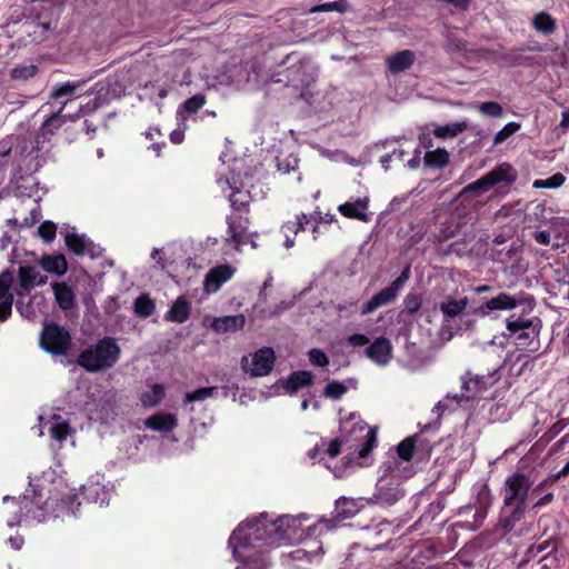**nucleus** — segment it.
I'll return each instance as SVG.
<instances>
[{
	"instance_id": "obj_64",
	"label": "nucleus",
	"mask_w": 569,
	"mask_h": 569,
	"mask_svg": "<svg viewBox=\"0 0 569 569\" xmlns=\"http://www.w3.org/2000/svg\"><path fill=\"white\" fill-rule=\"evenodd\" d=\"M410 278V266H407L402 272L400 273V276L393 280L391 282V284L398 290L400 291L402 289V287L405 286V283L409 280Z\"/></svg>"
},
{
	"instance_id": "obj_38",
	"label": "nucleus",
	"mask_w": 569,
	"mask_h": 569,
	"mask_svg": "<svg viewBox=\"0 0 569 569\" xmlns=\"http://www.w3.org/2000/svg\"><path fill=\"white\" fill-rule=\"evenodd\" d=\"M53 292L58 305L62 309H70L74 305V292L66 283H54Z\"/></svg>"
},
{
	"instance_id": "obj_13",
	"label": "nucleus",
	"mask_w": 569,
	"mask_h": 569,
	"mask_svg": "<svg viewBox=\"0 0 569 569\" xmlns=\"http://www.w3.org/2000/svg\"><path fill=\"white\" fill-rule=\"evenodd\" d=\"M227 238L226 241L233 244L237 251H241L242 246L250 243L253 249L257 243L248 232V220L240 214H232L227 218Z\"/></svg>"
},
{
	"instance_id": "obj_54",
	"label": "nucleus",
	"mask_w": 569,
	"mask_h": 569,
	"mask_svg": "<svg viewBox=\"0 0 569 569\" xmlns=\"http://www.w3.org/2000/svg\"><path fill=\"white\" fill-rule=\"evenodd\" d=\"M478 110L488 117H501L502 107L495 101L482 102L478 106Z\"/></svg>"
},
{
	"instance_id": "obj_3",
	"label": "nucleus",
	"mask_w": 569,
	"mask_h": 569,
	"mask_svg": "<svg viewBox=\"0 0 569 569\" xmlns=\"http://www.w3.org/2000/svg\"><path fill=\"white\" fill-rule=\"evenodd\" d=\"M232 146L230 144L220 156L222 163L228 166V172H222L217 182L231 206L239 210L250 200L263 198L266 192L263 184L259 183L261 174L257 167L253 172L248 171L253 160L232 158Z\"/></svg>"
},
{
	"instance_id": "obj_36",
	"label": "nucleus",
	"mask_w": 569,
	"mask_h": 569,
	"mask_svg": "<svg viewBox=\"0 0 569 569\" xmlns=\"http://www.w3.org/2000/svg\"><path fill=\"white\" fill-rule=\"evenodd\" d=\"M40 266L44 271L57 276H62L68 270L66 258L62 254L43 257L40 260Z\"/></svg>"
},
{
	"instance_id": "obj_20",
	"label": "nucleus",
	"mask_w": 569,
	"mask_h": 569,
	"mask_svg": "<svg viewBox=\"0 0 569 569\" xmlns=\"http://www.w3.org/2000/svg\"><path fill=\"white\" fill-rule=\"evenodd\" d=\"M521 305V299L507 292H500L498 296L487 300L479 308L482 316H489L493 311L512 310Z\"/></svg>"
},
{
	"instance_id": "obj_41",
	"label": "nucleus",
	"mask_w": 569,
	"mask_h": 569,
	"mask_svg": "<svg viewBox=\"0 0 569 569\" xmlns=\"http://www.w3.org/2000/svg\"><path fill=\"white\" fill-rule=\"evenodd\" d=\"M133 309L136 315L147 318L153 313L156 305L148 295H141L134 300Z\"/></svg>"
},
{
	"instance_id": "obj_26",
	"label": "nucleus",
	"mask_w": 569,
	"mask_h": 569,
	"mask_svg": "<svg viewBox=\"0 0 569 569\" xmlns=\"http://www.w3.org/2000/svg\"><path fill=\"white\" fill-rule=\"evenodd\" d=\"M368 198H357L353 201H347L338 207V211L346 218L357 219L360 221H369L370 217L367 213Z\"/></svg>"
},
{
	"instance_id": "obj_16",
	"label": "nucleus",
	"mask_w": 569,
	"mask_h": 569,
	"mask_svg": "<svg viewBox=\"0 0 569 569\" xmlns=\"http://www.w3.org/2000/svg\"><path fill=\"white\" fill-rule=\"evenodd\" d=\"M317 77L318 68L308 59L301 60L289 69V79L296 87H308L315 82Z\"/></svg>"
},
{
	"instance_id": "obj_60",
	"label": "nucleus",
	"mask_w": 569,
	"mask_h": 569,
	"mask_svg": "<svg viewBox=\"0 0 569 569\" xmlns=\"http://www.w3.org/2000/svg\"><path fill=\"white\" fill-rule=\"evenodd\" d=\"M569 475V461L562 467V469L560 471H558L557 473L555 475H551L550 477H548L547 479L542 480L541 482H539L536 488L532 490V493L539 491L540 489H542L547 482L549 480L551 481H557L558 479H560L561 477H566Z\"/></svg>"
},
{
	"instance_id": "obj_1",
	"label": "nucleus",
	"mask_w": 569,
	"mask_h": 569,
	"mask_svg": "<svg viewBox=\"0 0 569 569\" xmlns=\"http://www.w3.org/2000/svg\"><path fill=\"white\" fill-rule=\"evenodd\" d=\"M308 520L307 513L274 516L264 511L239 523L229 538V546L240 560L237 569H269L270 549L298 543L330 529V521L320 520L305 531L302 525Z\"/></svg>"
},
{
	"instance_id": "obj_47",
	"label": "nucleus",
	"mask_w": 569,
	"mask_h": 569,
	"mask_svg": "<svg viewBox=\"0 0 569 569\" xmlns=\"http://www.w3.org/2000/svg\"><path fill=\"white\" fill-rule=\"evenodd\" d=\"M309 224L308 216L301 213L297 216L295 220L288 221L282 226V232L296 236L300 230L305 229V226Z\"/></svg>"
},
{
	"instance_id": "obj_31",
	"label": "nucleus",
	"mask_w": 569,
	"mask_h": 569,
	"mask_svg": "<svg viewBox=\"0 0 569 569\" xmlns=\"http://www.w3.org/2000/svg\"><path fill=\"white\" fill-rule=\"evenodd\" d=\"M80 489L83 491V495L87 497V499L96 503H99L100 506L108 505L110 499V492L104 486L100 485L98 481H90L88 485L81 486Z\"/></svg>"
},
{
	"instance_id": "obj_56",
	"label": "nucleus",
	"mask_w": 569,
	"mask_h": 569,
	"mask_svg": "<svg viewBox=\"0 0 569 569\" xmlns=\"http://www.w3.org/2000/svg\"><path fill=\"white\" fill-rule=\"evenodd\" d=\"M57 232V227L51 221L42 222L38 228L39 236L46 241L50 242L54 239Z\"/></svg>"
},
{
	"instance_id": "obj_51",
	"label": "nucleus",
	"mask_w": 569,
	"mask_h": 569,
	"mask_svg": "<svg viewBox=\"0 0 569 569\" xmlns=\"http://www.w3.org/2000/svg\"><path fill=\"white\" fill-rule=\"evenodd\" d=\"M347 390L348 388L343 382L331 381L326 386L323 393L330 399H340Z\"/></svg>"
},
{
	"instance_id": "obj_44",
	"label": "nucleus",
	"mask_w": 569,
	"mask_h": 569,
	"mask_svg": "<svg viewBox=\"0 0 569 569\" xmlns=\"http://www.w3.org/2000/svg\"><path fill=\"white\" fill-rule=\"evenodd\" d=\"M415 442L411 438H407L401 441L397 447L398 457H392L388 461H406L409 465L413 456Z\"/></svg>"
},
{
	"instance_id": "obj_4",
	"label": "nucleus",
	"mask_w": 569,
	"mask_h": 569,
	"mask_svg": "<svg viewBox=\"0 0 569 569\" xmlns=\"http://www.w3.org/2000/svg\"><path fill=\"white\" fill-rule=\"evenodd\" d=\"M415 475L412 465L406 461H386L376 485L375 501L381 506H392L405 497L403 480Z\"/></svg>"
},
{
	"instance_id": "obj_50",
	"label": "nucleus",
	"mask_w": 569,
	"mask_h": 569,
	"mask_svg": "<svg viewBox=\"0 0 569 569\" xmlns=\"http://www.w3.org/2000/svg\"><path fill=\"white\" fill-rule=\"evenodd\" d=\"M347 8V2L345 0L333 1V2H327L319 6H315L309 9L310 13H317V12H328V11H339L343 12Z\"/></svg>"
},
{
	"instance_id": "obj_8",
	"label": "nucleus",
	"mask_w": 569,
	"mask_h": 569,
	"mask_svg": "<svg viewBox=\"0 0 569 569\" xmlns=\"http://www.w3.org/2000/svg\"><path fill=\"white\" fill-rule=\"evenodd\" d=\"M516 179V169L509 163H501L482 178L465 187L460 194L462 196L469 192H475L479 196L487 194L491 190L511 186Z\"/></svg>"
},
{
	"instance_id": "obj_15",
	"label": "nucleus",
	"mask_w": 569,
	"mask_h": 569,
	"mask_svg": "<svg viewBox=\"0 0 569 569\" xmlns=\"http://www.w3.org/2000/svg\"><path fill=\"white\" fill-rule=\"evenodd\" d=\"M63 233L66 246L73 253L80 256L89 254L91 257H94L100 253V248L97 247L84 234H78L74 231V228L67 227Z\"/></svg>"
},
{
	"instance_id": "obj_22",
	"label": "nucleus",
	"mask_w": 569,
	"mask_h": 569,
	"mask_svg": "<svg viewBox=\"0 0 569 569\" xmlns=\"http://www.w3.org/2000/svg\"><path fill=\"white\" fill-rule=\"evenodd\" d=\"M546 549L543 545H539L537 547H531L528 550V557H537L540 552ZM557 567V558L556 556L548 553L541 556L537 561L531 560L530 558L523 559L517 569H555Z\"/></svg>"
},
{
	"instance_id": "obj_33",
	"label": "nucleus",
	"mask_w": 569,
	"mask_h": 569,
	"mask_svg": "<svg viewBox=\"0 0 569 569\" xmlns=\"http://www.w3.org/2000/svg\"><path fill=\"white\" fill-rule=\"evenodd\" d=\"M86 83L87 80H78L54 86L50 92V98L58 100L63 97L80 96Z\"/></svg>"
},
{
	"instance_id": "obj_42",
	"label": "nucleus",
	"mask_w": 569,
	"mask_h": 569,
	"mask_svg": "<svg viewBox=\"0 0 569 569\" xmlns=\"http://www.w3.org/2000/svg\"><path fill=\"white\" fill-rule=\"evenodd\" d=\"M532 24L537 31L545 34L552 33L556 28V21L546 12L537 13L532 20Z\"/></svg>"
},
{
	"instance_id": "obj_40",
	"label": "nucleus",
	"mask_w": 569,
	"mask_h": 569,
	"mask_svg": "<svg viewBox=\"0 0 569 569\" xmlns=\"http://www.w3.org/2000/svg\"><path fill=\"white\" fill-rule=\"evenodd\" d=\"M298 163L299 159L292 152H280V154L276 157L277 170L283 174L295 171L298 168Z\"/></svg>"
},
{
	"instance_id": "obj_14",
	"label": "nucleus",
	"mask_w": 569,
	"mask_h": 569,
	"mask_svg": "<svg viewBox=\"0 0 569 569\" xmlns=\"http://www.w3.org/2000/svg\"><path fill=\"white\" fill-rule=\"evenodd\" d=\"M44 430H48L51 438L62 443L69 435H71V428L69 422L57 413H46L39 416L38 435L41 437L44 435Z\"/></svg>"
},
{
	"instance_id": "obj_58",
	"label": "nucleus",
	"mask_w": 569,
	"mask_h": 569,
	"mask_svg": "<svg viewBox=\"0 0 569 569\" xmlns=\"http://www.w3.org/2000/svg\"><path fill=\"white\" fill-rule=\"evenodd\" d=\"M308 355H309L310 362L315 366L325 367L329 363V358L320 349H317V348L311 349Z\"/></svg>"
},
{
	"instance_id": "obj_34",
	"label": "nucleus",
	"mask_w": 569,
	"mask_h": 569,
	"mask_svg": "<svg viewBox=\"0 0 569 569\" xmlns=\"http://www.w3.org/2000/svg\"><path fill=\"white\" fill-rule=\"evenodd\" d=\"M69 100L62 103V106L59 108V110L54 113H52L41 126L40 128V134L43 139H50L54 134V132L61 128V126L64 123L66 116H63L61 112Z\"/></svg>"
},
{
	"instance_id": "obj_30",
	"label": "nucleus",
	"mask_w": 569,
	"mask_h": 569,
	"mask_svg": "<svg viewBox=\"0 0 569 569\" xmlns=\"http://www.w3.org/2000/svg\"><path fill=\"white\" fill-rule=\"evenodd\" d=\"M246 319L242 315L226 316L216 318L212 321V329L216 332L237 331L243 328Z\"/></svg>"
},
{
	"instance_id": "obj_7",
	"label": "nucleus",
	"mask_w": 569,
	"mask_h": 569,
	"mask_svg": "<svg viewBox=\"0 0 569 569\" xmlns=\"http://www.w3.org/2000/svg\"><path fill=\"white\" fill-rule=\"evenodd\" d=\"M531 486L529 477L520 472H515L506 478L501 491L502 499L505 506L513 507L511 513L513 521L519 520L523 515Z\"/></svg>"
},
{
	"instance_id": "obj_55",
	"label": "nucleus",
	"mask_w": 569,
	"mask_h": 569,
	"mask_svg": "<svg viewBox=\"0 0 569 569\" xmlns=\"http://www.w3.org/2000/svg\"><path fill=\"white\" fill-rule=\"evenodd\" d=\"M520 129L518 122H509L496 133L493 142H503Z\"/></svg>"
},
{
	"instance_id": "obj_62",
	"label": "nucleus",
	"mask_w": 569,
	"mask_h": 569,
	"mask_svg": "<svg viewBox=\"0 0 569 569\" xmlns=\"http://www.w3.org/2000/svg\"><path fill=\"white\" fill-rule=\"evenodd\" d=\"M129 449L127 450L128 457L133 458L137 455L139 445L142 443V438L137 435L128 439L127 441Z\"/></svg>"
},
{
	"instance_id": "obj_45",
	"label": "nucleus",
	"mask_w": 569,
	"mask_h": 569,
	"mask_svg": "<svg viewBox=\"0 0 569 569\" xmlns=\"http://www.w3.org/2000/svg\"><path fill=\"white\" fill-rule=\"evenodd\" d=\"M38 72V67L33 63L19 64L10 70V77L13 80H29Z\"/></svg>"
},
{
	"instance_id": "obj_63",
	"label": "nucleus",
	"mask_w": 569,
	"mask_h": 569,
	"mask_svg": "<svg viewBox=\"0 0 569 569\" xmlns=\"http://www.w3.org/2000/svg\"><path fill=\"white\" fill-rule=\"evenodd\" d=\"M347 342L352 347H363L369 343V338L361 333H355L348 337Z\"/></svg>"
},
{
	"instance_id": "obj_11",
	"label": "nucleus",
	"mask_w": 569,
	"mask_h": 569,
	"mask_svg": "<svg viewBox=\"0 0 569 569\" xmlns=\"http://www.w3.org/2000/svg\"><path fill=\"white\" fill-rule=\"evenodd\" d=\"M276 360L272 348L263 347L241 360L243 370L252 377H263L270 373Z\"/></svg>"
},
{
	"instance_id": "obj_46",
	"label": "nucleus",
	"mask_w": 569,
	"mask_h": 569,
	"mask_svg": "<svg viewBox=\"0 0 569 569\" xmlns=\"http://www.w3.org/2000/svg\"><path fill=\"white\" fill-rule=\"evenodd\" d=\"M309 223L313 224L312 232L315 233V239L320 231L321 224H330L336 221V217L330 213L322 214L321 212H313L308 216Z\"/></svg>"
},
{
	"instance_id": "obj_53",
	"label": "nucleus",
	"mask_w": 569,
	"mask_h": 569,
	"mask_svg": "<svg viewBox=\"0 0 569 569\" xmlns=\"http://www.w3.org/2000/svg\"><path fill=\"white\" fill-rule=\"evenodd\" d=\"M317 147H318L317 148L318 152L321 156L328 157L329 159H331L333 161H346L351 164H358V162L355 159H350L349 157H347L343 152H341L339 150L330 151V150L326 149L322 144H317Z\"/></svg>"
},
{
	"instance_id": "obj_21",
	"label": "nucleus",
	"mask_w": 569,
	"mask_h": 569,
	"mask_svg": "<svg viewBox=\"0 0 569 569\" xmlns=\"http://www.w3.org/2000/svg\"><path fill=\"white\" fill-rule=\"evenodd\" d=\"M423 153L422 160L425 164L429 168H441L448 162V153L446 150L441 148H437L436 150H416L415 157L410 159L407 166L411 169H416L420 166V156Z\"/></svg>"
},
{
	"instance_id": "obj_27",
	"label": "nucleus",
	"mask_w": 569,
	"mask_h": 569,
	"mask_svg": "<svg viewBox=\"0 0 569 569\" xmlns=\"http://www.w3.org/2000/svg\"><path fill=\"white\" fill-rule=\"evenodd\" d=\"M178 426L176 415L170 412H157L144 420L147 429L158 432H170Z\"/></svg>"
},
{
	"instance_id": "obj_12",
	"label": "nucleus",
	"mask_w": 569,
	"mask_h": 569,
	"mask_svg": "<svg viewBox=\"0 0 569 569\" xmlns=\"http://www.w3.org/2000/svg\"><path fill=\"white\" fill-rule=\"evenodd\" d=\"M19 286L16 288V292L18 295L17 308L21 312L22 316L30 318L33 315V311H30L29 308H22V297L28 296L30 289L34 286L44 283L47 278L42 276L36 267H20L19 269Z\"/></svg>"
},
{
	"instance_id": "obj_39",
	"label": "nucleus",
	"mask_w": 569,
	"mask_h": 569,
	"mask_svg": "<svg viewBox=\"0 0 569 569\" xmlns=\"http://www.w3.org/2000/svg\"><path fill=\"white\" fill-rule=\"evenodd\" d=\"M312 381V375L309 371H297L293 372L286 383V390L289 393H295L299 388L310 385Z\"/></svg>"
},
{
	"instance_id": "obj_25",
	"label": "nucleus",
	"mask_w": 569,
	"mask_h": 569,
	"mask_svg": "<svg viewBox=\"0 0 569 569\" xmlns=\"http://www.w3.org/2000/svg\"><path fill=\"white\" fill-rule=\"evenodd\" d=\"M18 166L26 172L37 171L41 167L39 144H20Z\"/></svg>"
},
{
	"instance_id": "obj_35",
	"label": "nucleus",
	"mask_w": 569,
	"mask_h": 569,
	"mask_svg": "<svg viewBox=\"0 0 569 569\" xmlns=\"http://www.w3.org/2000/svg\"><path fill=\"white\" fill-rule=\"evenodd\" d=\"M469 300L467 297L453 298L447 297L439 306L440 311L448 318L460 316L467 308Z\"/></svg>"
},
{
	"instance_id": "obj_2",
	"label": "nucleus",
	"mask_w": 569,
	"mask_h": 569,
	"mask_svg": "<svg viewBox=\"0 0 569 569\" xmlns=\"http://www.w3.org/2000/svg\"><path fill=\"white\" fill-rule=\"evenodd\" d=\"M33 498L29 490L19 499L6 496L3 502L8 505V511L13 515L7 520L9 527L17 526L22 517L44 521L50 515L59 517L63 515L76 516L73 508L76 493L62 479L53 480L52 472L42 475L36 485L30 483Z\"/></svg>"
},
{
	"instance_id": "obj_59",
	"label": "nucleus",
	"mask_w": 569,
	"mask_h": 569,
	"mask_svg": "<svg viewBox=\"0 0 569 569\" xmlns=\"http://www.w3.org/2000/svg\"><path fill=\"white\" fill-rule=\"evenodd\" d=\"M491 502H492L491 492L487 486H483L478 492L476 506H479L480 508L489 509V507L491 506Z\"/></svg>"
},
{
	"instance_id": "obj_49",
	"label": "nucleus",
	"mask_w": 569,
	"mask_h": 569,
	"mask_svg": "<svg viewBox=\"0 0 569 569\" xmlns=\"http://www.w3.org/2000/svg\"><path fill=\"white\" fill-rule=\"evenodd\" d=\"M206 103L204 96L202 94H196L184 101L182 104V110L178 112V114H181V112L187 113H194L199 109H201Z\"/></svg>"
},
{
	"instance_id": "obj_17",
	"label": "nucleus",
	"mask_w": 569,
	"mask_h": 569,
	"mask_svg": "<svg viewBox=\"0 0 569 569\" xmlns=\"http://www.w3.org/2000/svg\"><path fill=\"white\" fill-rule=\"evenodd\" d=\"M481 385H482V378L481 377H472L470 379H463L462 381V387L463 389L467 391L465 395L462 396H458V395H455L453 397H450V396H447L445 399L440 400L437 406L435 407L436 410H452L453 409V402H456L457 405L460 403L461 399L465 398V399H470V398H473L477 393V391H479L481 389Z\"/></svg>"
},
{
	"instance_id": "obj_32",
	"label": "nucleus",
	"mask_w": 569,
	"mask_h": 569,
	"mask_svg": "<svg viewBox=\"0 0 569 569\" xmlns=\"http://www.w3.org/2000/svg\"><path fill=\"white\" fill-rule=\"evenodd\" d=\"M469 127L467 120L455 121L447 124H436V139L450 140L458 137Z\"/></svg>"
},
{
	"instance_id": "obj_19",
	"label": "nucleus",
	"mask_w": 569,
	"mask_h": 569,
	"mask_svg": "<svg viewBox=\"0 0 569 569\" xmlns=\"http://www.w3.org/2000/svg\"><path fill=\"white\" fill-rule=\"evenodd\" d=\"M392 343L385 337L377 338L366 349L367 357L377 366H387L392 358Z\"/></svg>"
},
{
	"instance_id": "obj_48",
	"label": "nucleus",
	"mask_w": 569,
	"mask_h": 569,
	"mask_svg": "<svg viewBox=\"0 0 569 569\" xmlns=\"http://www.w3.org/2000/svg\"><path fill=\"white\" fill-rule=\"evenodd\" d=\"M218 388L217 387H204L199 388L192 392H188L184 397L187 402L194 401H203L208 398H212L216 396Z\"/></svg>"
},
{
	"instance_id": "obj_57",
	"label": "nucleus",
	"mask_w": 569,
	"mask_h": 569,
	"mask_svg": "<svg viewBox=\"0 0 569 569\" xmlns=\"http://www.w3.org/2000/svg\"><path fill=\"white\" fill-rule=\"evenodd\" d=\"M417 138L419 142H431L432 138H436V123L419 127Z\"/></svg>"
},
{
	"instance_id": "obj_6",
	"label": "nucleus",
	"mask_w": 569,
	"mask_h": 569,
	"mask_svg": "<svg viewBox=\"0 0 569 569\" xmlns=\"http://www.w3.org/2000/svg\"><path fill=\"white\" fill-rule=\"evenodd\" d=\"M119 357L120 347L113 338L106 337L83 350L78 362L86 370L97 372L113 367Z\"/></svg>"
},
{
	"instance_id": "obj_29",
	"label": "nucleus",
	"mask_w": 569,
	"mask_h": 569,
	"mask_svg": "<svg viewBox=\"0 0 569 569\" xmlns=\"http://www.w3.org/2000/svg\"><path fill=\"white\" fill-rule=\"evenodd\" d=\"M416 60V54L411 50L399 51L387 59V66L391 73H400L409 69Z\"/></svg>"
},
{
	"instance_id": "obj_52",
	"label": "nucleus",
	"mask_w": 569,
	"mask_h": 569,
	"mask_svg": "<svg viewBox=\"0 0 569 569\" xmlns=\"http://www.w3.org/2000/svg\"><path fill=\"white\" fill-rule=\"evenodd\" d=\"M403 310L401 313L407 312L409 315H415L419 311L422 305V300L418 295L408 293L403 299Z\"/></svg>"
},
{
	"instance_id": "obj_5",
	"label": "nucleus",
	"mask_w": 569,
	"mask_h": 569,
	"mask_svg": "<svg viewBox=\"0 0 569 569\" xmlns=\"http://www.w3.org/2000/svg\"><path fill=\"white\" fill-rule=\"evenodd\" d=\"M340 433L348 450L365 458L377 445L376 430L369 428L358 416L351 415L340 425Z\"/></svg>"
},
{
	"instance_id": "obj_10",
	"label": "nucleus",
	"mask_w": 569,
	"mask_h": 569,
	"mask_svg": "<svg viewBox=\"0 0 569 569\" xmlns=\"http://www.w3.org/2000/svg\"><path fill=\"white\" fill-rule=\"evenodd\" d=\"M40 346L53 356H66L71 346V337L64 328L47 323L40 337Z\"/></svg>"
},
{
	"instance_id": "obj_9",
	"label": "nucleus",
	"mask_w": 569,
	"mask_h": 569,
	"mask_svg": "<svg viewBox=\"0 0 569 569\" xmlns=\"http://www.w3.org/2000/svg\"><path fill=\"white\" fill-rule=\"evenodd\" d=\"M507 329L511 337L523 347H530L538 343L541 321L533 318H509L507 320Z\"/></svg>"
},
{
	"instance_id": "obj_28",
	"label": "nucleus",
	"mask_w": 569,
	"mask_h": 569,
	"mask_svg": "<svg viewBox=\"0 0 569 569\" xmlns=\"http://www.w3.org/2000/svg\"><path fill=\"white\" fill-rule=\"evenodd\" d=\"M190 301L183 296H180L174 300V302L166 313L164 318L167 321L170 322L183 323L188 320L190 316Z\"/></svg>"
},
{
	"instance_id": "obj_43",
	"label": "nucleus",
	"mask_w": 569,
	"mask_h": 569,
	"mask_svg": "<svg viewBox=\"0 0 569 569\" xmlns=\"http://www.w3.org/2000/svg\"><path fill=\"white\" fill-rule=\"evenodd\" d=\"M336 510L342 518H351L358 512L357 501L352 498L341 497L336 501Z\"/></svg>"
},
{
	"instance_id": "obj_24",
	"label": "nucleus",
	"mask_w": 569,
	"mask_h": 569,
	"mask_svg": "<svg viewBox=\"0 0 569 569\" xmlns=\"http://www.w3.org/2000/svg\"><path fill=\"white\" fill-rule=\"evenodd\" d=\"M399 295V291L390 283L376 295H373L361 308V315L366 316L372 313L375 310L389 305Z\"/></svg>"
},
{
	"instance_id": "obj_37",
	"label": "nucleus",
	"mask_w": 569,
	"mask_h": 569,
	"mask_svg": "<svg viewBox=\"0 0 569 569\" xmlns=\"http://www.w3.org/2000/svg\"><path fill=\"white\" fill-rule=\"evenodd\" d=\"M163 397L164 387L160 383H154L140 395V401L144 408H152L159 405Z\"/></svg>"
},
{
	"instance_id": "obj_18",
	"label": "nucleus",
	"mask_w": 569,
	"mask_h": 569,
	"mask_svg": "<svg viewBox=\"0 0 569 569\" xmlns=\"http://www.w3.org/2000/svg\"><path fill=\"white\" fill-rule=\"evenodd\" d=\"M236 269L229 264H220L206 274L203 290L208 293H216L220 287L233 276Z\"/></svg>"
},
{
	"instance_id": "obj_61",
	"label": "nucleus",
	"mask_w": 569,
	"mask_h": 569,
	"mask_svg": "<svg viewBox=\"0 0 569 569\" xmlns=\"http://www.w3.org/2000/svg\"><path fill=\"white\" fill-rule=\"evenodd\" d=\"M566 181L562 173L558 172L546 179L547 189H557L561 187Z\"/></svg>"
},
{
	"instance_id": "obj_23",
	"label": "nucleus",
	"mask_w": 569,
	"mask_h": 569,
	"mask_svg": "<svg viewBox=\"0 0 569 569\" xmlns=\"http://www.w3.org/2000/svg\"><path fill=\"white\" fill-rule=\"evenodd\" d=\"M13 279L12 272H2L0 274V320H6L11 315L13 293L10 289Z\"/></svg>"
}]
</instances>
